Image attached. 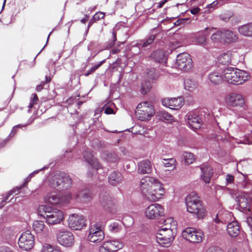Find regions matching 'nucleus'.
I'll list each match as a JSON object with an SVG mask.
<instances>
[{
  "label": "nucleus",
  "instance_id": "obj_1",
  "mask_svg": "<svg viewBox=\"0 0 252 252\" xmlns=\"http://www.w3.org/2000/svg\"><path fill=\"white\" fill-rule=\"evenodd\" d=\"M140 186L142 193L150 201H158L164 193L163 184L154 177L145 176L141 180Z\"/></svg>",
  "mask_w": 252,
  "mask_h": 252
},
{
  "label": "nucleus",
  "instance_id": "obj_2",
  "mask_svg": "<svg viewBox=\"0 0 252 252\" xmlns=\"http://www.w3.org/2000/svg\"><path fill=\"white\" fill-rule=\"evenodd\" d=\"M37 211L38 215L49 225L60 223L64 219L62 211L48 205L40 206Z\"/></svg>",
  "mask_w": 252,
  "mask_h": 252
},
{
  "label": "nucleus",
  "instance_id": "obj_3",
  "mask_svg": "<svg viewBox=\"0 0 252 252\" xmlns=\"http://www.w3.org/2000/svg\"><path fill=\"white\" fill-rule=\"evenodd\" d=\"M223 76L224 81L229 84L236 85L243 84L250 78L247 72L231 67L224 69L223 71Z\"/></svg>",
  "mask_w": 252,
  "mask_h": 252
},
{
  "label": "nucleus",
  "instance_id": "obj_4",
  "mask_svg": "<svg viewBox=\"0 0 252 252\" xmlns=\"http://www.w3.org/2000/svg\"><path fill=\"white\" fill-rule=\"evenodd\" d=\"M186 204L187 211L196 215L198 219H202L205 216L206 210L202 202L196 193L191 192L187 196Z\"/></svg>",
  "mask_w": 252,
  "mask_h": 252
},
{
  "label": "nucleus",
  "instance_id": "obj_5",
  "mask_svg": "<svg viewBox=\"0 0 252 252\" xmlns=\"http://www.w3.org/2000/svg\"><path fill=\"white\" fill-rule=\"evenodd\" d=\"M49 184L59 190H67L71 188L72 180L67 173L57 171L50 179Z\"/></svg>",
  "mask_w": 252,
  "mask_h": 252
},
{
  "label": "nucleus",
  "instance_id": "obj_6",
  "mask_svg": "<svg viewBox=\"0 0 252 252\" xmlns=\"http://www.w3.org/2000/svg\"><path fill=\"white\" fill-rule=\"evenodd\" d=\"M154 114L153 107L148 101H144L139 103L135 110V115L137 118L141 121L149 120Z\"/></svg>",
  "mask_w": 252,
  "mask_h": 252
},
{
  "label": "nucleus",
  "instance_id": "obj_7",
  "mask_svg": "<svg viewBox=\"0 0 252 252\" xmlns=\"http://www.w3.org/2000/svg\"><path fill=\"white\" fill-rule=\"evenodd\" d=\"M175 232L169 229L167 231L158 229L156 235L157 242L161 246L168 247L175 238Z\"/></svg>",
  "mask_w": 252,
  "mask_h": 252
},
{
  "label": "nucleus",
  "instance_id": "obj_8",
  "mask_svg": "<svg viewBox=\"0 0 252 252\" xmlns=\"http://www.w3.org/2000/svg\"><path fill=\"white\" fill-rule=\"evenodd\" d=\"M18 244L19 248L23 251L31 250L34 245V236L30 230L22 233L18 239Z\"/></svg>",
  "mask_w": 252,
  "mask_h": 252
},
{
  "label": "nucleus",
  "instance_id": "obj_9",
  "mask_svg": "<svg viewBox=\"0 0 252 252\" xmlns=\"http://www.w3.org/2000/svg\"><path fill=\"white\" fill-rule=\"evenodd\" d=\"M58 243L64 247H71L74 244V237L72 233L65 229H62L56 234Z\"/></svg>",
  "mask_w": 252,
  "mask_h": 252
},
{
  "label": "nucleus",
  "instance_id": "obj_10",
  "mask_svg": "<svg viewBox=\"0 0 252 252\" xmlns=\"http://www.w3.org/2000/svg\"><path fill=\"white\" fill-rule=\"evenodd\" d=\"M182 236L191 243H199L202 241L204 234L202 230L188 227L183 231Z\"/></svg>",
  "mask_w": 252,
  "mask_h": 252
},
{
  "label": "nucleus",
  "instance_id": "obj_11",
  "mask_svg": "<svg viewBox=\"0 0 252 252\" xmlns=\"http://www.w3.org/2000/svg\"><path fill=\"white\" fill-rule=\"evenodd\" d=\"M192 65V60L189 54L183 53L177 56L176 65L178 69L188 71L191 68Z\"/></svg>",
  "mask_w": 252,
  "mask_h": 252
},
{
  "label": "nucleus",
  "instance_id": "obj_12",
  "mask_svg": "<svg viewBox=\"0 0 252 252\" xmlns=\"http://www.w3.org/2000/svg\"><path fill=\"white\" fill-rule=\"evenodd\" d=\"M71 198L72 196L69 195ZM78 202L86 203L91 201L93 199V193L91 189L85 188L79 189L72 196Z\"/></svg>",
  "mask_w": 252,
  "mask_h": 252
},
{
  "label": "nucleus",
  "instance_id": "obj_13",
  "mask_svg": "<svg viewBox=\"0 0 252 252\" xmlns=\"http://www.w3.org/2000/svg\"><path fill=\"white\" fill-rule=\"evenodd\" d=\"M68 225L73 230H81L86 225V220L83 215L72 214L69 216Z\"/></svg>",
  "mask_w": 252,
  "mask_h": 252
},
{
  "label": "nucleus",
  "instance_id": "obj_14",
  "mask_svg": "<svg viewBox=\"0 0 252 252\" xmlns=\"http://www.w3.org/2000/svg\"><path fill=\"white\" fill-rule=\"evenodd\" d=\"M164 208L158 203L152 204L146 208L145 212L146 218L155 219L163 215Z\"/></svg>",
  "mask_w": 252,
  "mask_h": 252
},
{
  "label": "nucleus",
  "instance_id": "obj_15",
  "mask_svg": "<svg viewBox=\"0 0 252 252\" xmlns=\"http://www.w3.org/2000/svg\"><path fill=\"white\" fill-rule=\"evenodd\" d=\"M104 238V234L101 227L99 226L98 223L94 224V228L90 229L88 236V240L90 242L97 243L102 241Z\"/></svg>",
  "mask_w": 252,
  "mask_h": 252
},
{
  "label": "nucleus",
  "instance_id": "obj_16",
  "mask_svg": "<svg viewBox=\"0 0 252 252\" xmlns=\"http://www.w3.org/2000/svg\"><path fill=\"white\" fill-rule=\"evenodd\" d=\"M225 102L231 107H243L245 101L242 95L237 93H231L227 95L225 98Z\"/></svg>",
  "mask_w": 252,
  "mask_h": 252
},
{
  "label": "nucleus",
  "instance_id": "obj_17",
  "mask_svg": "<svg viewBox=\"0 0 252 252\" xmlns=\"http://www.w3.org/2000/svg\"><path fill=\"white\" fill-rule=\"evenodd\" d=\"M92 147L95 150L102 152L100 154L101 158L109 162L110 161V153L108 150H105L107 147V144L102 141L96 139L93 141Z\"/></svg>",
  "mask_w": 252,
  "mask_h": 252
},
{
  "label": "nucleus",
  "instance_id": "obj_18",
  "mask_svg": "<svg viewBox=\"0 0 252 252\" xmlns=\"http://www.w3.org/2000/svg\"><path fill=\"white\" fill-rule=\"evenodd\" d=\"M163 105L171 109L178 110L183 106L184 99L183 97L165 98L162 99Z\"/></svg>",
  "mask_w": 252,
  "mask_h": 252
},
{
  "label": "nucleus",
  "instance_id": "obj_19",
  "mask_svg": "<svg viewBox=\"0 0 252 252\" xmlns=\"http://www.w3.org/2000/svg\"><path fill=\"white\" fill-rule=\"evenodd\" d=\"M187 117L188 123L191 128L195 130L201 127L202 121L198 114L191 112L187 115Z\"/></svg>",
  "mask_w": 252,
  "mask_h": 252
},
{
  "label": "nucleus",
  "instance_id": "obj_20",
  "mask_svg": "<svg viewBox=\"0 0 252 252\" xmlns=\"http://www.w3.org/2000/svg\"><path fill=\"white\" fill-rule=\"evenodd\" d=\"M104 111L106 114H110V91L107 99L102 101L97 109L94 111V116L99 117L102 111Z\"/></svg>",
  "mask_w": 252,
  "mask_h": 252
},
{
  "label": "nucleus",
  "instance_id": "obj_21",
  "mask_svg": "<svg viewBox=\"0 0 252 252\" xmlns=\"http://www.w3.org/2000/svg\"><path fill=\"white\" fill-rule=\"evenodd\" d=\"M200 169L201 171V179L206 183H209L213 174L212 167L207 164H204L200 166Z\"/></svg>",
  "mask_w": 252,
  "mask_h": 252
},
{
  "label": "nucleus",
  "instance_id": "obj_22",
  "mask_svg": "<svg viewBox=\"0 0 252 252\" xmlns=\"http://www.w3.org/2000/svg\"><path fill=\"white\" fill-rule=\"evenodd\" d=\"M99 202L101 206L105 210H110V195L109 191L103 190L99 194Z\"/></svg>",
  "mask_w": 252,
  "mask_h": 252
},
{
  "label": "nucleus",
  "instance_id": "obj_23",
  "mask_svg": "<svg viewBox=\"0 0 252 252\" xmlns=\"http://www.w3.org/2000/svg\"><path fill=\"white\" fill-rule=\"evenodd\" d=\"M214 30H216V29L213 27L206 28L204 31L199 32L196 35L195 42L196 43L200 45H206L207 43V38L205 32H206L207 35H208L209 34L212 32Z\"/></svg>",
  "mask_w": 252,
  "mask_h": 252
},
{
  "label": "nucleus",
  "instance_id": "obj_24",
  "mask_svg": "<svg viewBox=\"0 0 252 252\" xmlns=\"http://www.w3.org/2000/svg\"><path fill=\"white\" fill-rule=\"evenodd\" d=\"M227 231L231 237H236L239 234L240 226L238 222L235 221L229 223L227 225Z\"/></svg>",
  "mask_w": 252,
  "mask_h": 252
},
{
  "label": "nucleus",
  "instance_id": "obj_25",
  "mask_svg": "<svg viewBox=\"0 0 252 252\" xmlns=\"http://www.w3.org/2000/svg\"><path fill=\"white\" fill-rule=\"evenodd\" d=\"M46 202L51 205H58L62 202V199L56 192L48 193L44 197Z\"/></svg>",
  "mask_w": 252,
  "mask_h": 252
},
{
  "label": "nucleus",
  "instance_id": "obj_26",
  "mask_svg": "<svg viewBox=\"0 0 252 252\" xmlns=\"http://www.w3.org/2000/svg\"><path fill=\"white\" fill-rule=\"evenodd\" d=\"M152 171V165L149 160H144L138 163V172L140 174H149Z\"/></svg>",
  "mask_w": 252,
  "mask_h": 252
},
{
  "label": "nucleus",
  "instance_id": "obj_27",
  "mask_svg": "<svg viewBox=\"0 0 252 252\" xmlns=\"http://www.w3.org/2000/svg\"><path fill=\"white\" fill-rule=\"evenodd\" d=\"M176 222L174 221L173 218H169L164 220L158 229H162L165 231L169 229L174 232V230L176 229Z\"/></svg>",
  "mask_w": 252,
  "mask_h": 252
},
{
  "label": "nucleus",
  "instance_id": "obj_28",
  "mask_svg": "<svg viewBox=\"0 0 252 252\" xmlns=\"http://www.w3.org/2000/svg\"><path fill=\"white\" fill-rule=\"evenodd\" d=\"M238 31L240 34L244 36L252 37V22L239 27Z\"/></svg>",
  "mask_w": 252,
  "mask_h": 252
},
{
  "label": "nucleus",
  "instance_id": "obj_29",
  "mask_svg": "<svg viewBox=\"0 0 252 252\" xmlns=\"http://www.w3.org/2000/svg\"><path fill=\"white\" fill-rule=\"evenodd\" d=\"M223 40L226 43H233L238 39V35L230 30H223Z\"/></svg>",
  "mask_w": 252,
  "mask_h": 252
},
{
  "label": "nucleus",
  "instance_id": "obj_30",
  "mask_svg": "<svg viewBox=\"0 0 252 252\" xmlns=\"http://www.w3.org/2000/svg\"><path fill=\"white\" fill-rule=\"evenodd\" d=\"M208 78L214 84H220L224 81L223 73H220L218 71H214L211 73L209 75Z\"/></svg>",
  "mask_w": 252,
  "mask_h": 252
},
{
  "label": "nucleus",
  "instance_id": "obj_31",
  "mask_svg": "<svg viewBox=\"0 0 252 252\" xmlns=\"http://www.w3.org/2000/svg\"><path fill=\"white\" fill-rule=\"evenodd\" d=\"M235 55L236 54H232L231 52L228 51L219 57V62L223 64H229L231 63Z\"/></svg>",
  "mask_w": 252,
  "mask_h": 252
},
{
  "label": "nucleus",
  "instance_id": "obj_32",
  "mask_svg": "<svg viewBox=\"0 0 252 252\" xmlns=\"http://www.w3.org/2000/svg\"><path fill=\"white\" fill-rule=\"evenodd\" d=\"M151 57L154 61L159 63H165L167 60V57L164 52L162 50H158L154 52L151 55Z\"/></svg>",
  "mask_w": 252,
  "mask_h": 252
},
{
  "label": "nucleus",
  "instance_id": "obj_33",
  "mask_svg": "<svg viewBox=\"0 0 252 252\" xmlns=\"http://www.w3.org/2000/svg\"><path fill=\"white\" fill-rule=\"evenodd\" d=\"M83 156L85 160L87 162L89 165H93L97 167L99 163L97 159L94 157L92 153L88 151H84Z\"/></svg>",
  "mask_w": 252,
  "mask_h": 252
},
{
  "label": "nucleus",
  "instance_id": "obj_34",
  "mask_svg": "<svg viewBox=\"0 0 252 252\" xmlns=\"http://www.w3.org/2000/svg\"><path fill=\"white\" fill-rule=\"evenodd\" d=\"M162 163L165 168H168V170H173L176 168L177 164L176 159L174 158H164Z\"/></svg>",
  "mask_w": 252,
  "mask_h": 252
},
{
  "label": "nucleus",
  "instance_id": "obj_35",
  "mask_svg": "<svg viewBox=\"0 0 252 252\" xmlns=\"http://www.w3.org/2000/svg\"><path fill=\"white\" fill-rule=\"evenodd\" d=\"M198 84L194 80L187 79L184 82L185 89L189 91L192 92L197 88Z\"/></svg>",
  "mask_w": 252,
  "mask_h": 252
},
{
  "label": "nucleus",
  "instance_id": "obj_36",
  "mask_svg": "<svg viewBox=\"0 0 252 252\" xmlns=\"http://www.w3.org/2000/svg\"><path fill=\"white\" fill-rule=\"evenodd\" d=\"M32 123H33V120L31 123H27L24 124H18L15 126H14L9 134L7 136L10 139L13 138L15 135L17 134L18 132V128H21L22 129L23 127H26L29 125L31 124Z\"/></svg>",
  "mask_w": 252,
  "mask_h": 252
},
{
  "label": "nucleus",
  "instance_id": "obj_37",
  "mask_svg": "<svg viewBox=\"0 0 252 252\" xmlns=\"http://www.w3.org/2000/svg\"><path fill=\"white\" fill-rule=\"evenodd\" d=\"M237 202L242 209H248L249 202L248 198L245 195H239L237 197Z\"/></svg>",
  "mask_w": 252,
  "mask_h": 252
},
{
  "label": "nucleus",
  "instance_id": "obj_38",
  "mask_svg": "<svg viewBox=\"0 0 252 252\" xmlns=\"http://www.w3.org/2000/svg\"><path fill=\"white\" fill-rule=\"evenodd\" d=\"M183 160L187 164H190L194 162L195 160V156L191 153L185 152L182 156Z\"/></svg>",
  "mask_w": 252,
  "mask_h": 252
},
{
  "label": "nucleus",
  "instance_id": "obj_39",
  "mask_svg": "<svg viewBox=\"0 0 252 252\" xmlns=\"http://www.w3.org/2000/svg\"><path fill=\"white\" fill-rule=\"evenodd\" d=\"M146 76L149 80L154 81L159 78V74L156 71L155 68H152L147 70V72H146Z\"/></svg>",
  "mask_w": 252,
  "mask_h": 252
},
{
  "label": "nucleus",
  "instance_id": "obj_40",
  "mask_svg": "<svg viewBox=\"0 0 252 252\" xmlns=\"http://www.w3.org/2000/svg\"><path fill=\"white\" fill-rule=\"evenodd\" d=\"M123 177L119 172L114 171L111 173V185H117L122 182Z\"/></svg>",
  "mask_w": 252,
  "mask_h": 252
},
{
  "label": "nucleus",
  "instance_id": "obj_41",
  "mask_svg": "<svg viewBox=\"0 0 252 252\" xmlns=\"http://www.w3.org/2000/svg\"><path fill=\"white\" fill-rule=\"evenodd\" d=\"M93 165H90L88 166V171L87 172V176L89 178H93L94 176L96 175L97 171L100 169L101 167L99 163L98 164V166L95 167Z\"/></svg>",
  "mask_w": 252,
  "mask_h": 252
},
{
  "label": "nucleus",
  "instance_id": "obj_42",
  "mask_svg": "<svg viewBox=\"0 0 252 252\" xmlns=\"http://www.w3.org/2000/svg\"><path fill=\"white\" fill-rule=\"evenodd\" d=\"M51 78L50 76H45V80L41 81L40 83L37 85L35 90L37 92L41 91L43 89H47L49 88L48 83L51 81Z\"/></svg>",
  "mask_w": 252,
  "mask_h": 252
},
{
  "label": "nucleus",
  "instance_id": "obj_43",
  "mask_svg": "<svg viewBox=\"0 0 252 252\" xmlns=\"http://www.w3.org/2000/svg\"><path fill=\"white\" fill-rule=\"evenodd\" d=\"M49 168V166H45L43 167L42 168H40V169L35 170L33 171L32 173L30 174L29 176L25 179L24 183L23 184L20 186L22 187V188L27 185L28 183L31 181V179L36 174L38 173L39 171H43L45 169H47Z\"/></svg>",
  "mask_w": 252,
  "mask_h": 252
},
{
  "label": "nucleus",
  "instance_id": "obj_44",
  "mask_svg": "<svg viewBox=\"0 0 252 252\" xmlns=\"http://www.w3.org/2000/svg\"><path fill=\"white\" fill-rule=\"evenodd\" d=\"M223 30L217 31L212 34L211 36V40L214 42H219L222 39L223 40Z\"/></svg>",
  "mask_w": 252,
  "mask_h": 252
},
{
  "label": "nucleus",
  "instance_id": "obj_45",
  "mask_svg": "<svg viewBox=\"0 0 252 252\" xmlns=\"http://www.w3.org/2000/svg\"><path fill=\"white\" fill-rule=\"evenodd\" d=\"M32 227L36 233H41L44 227V221L42 220L34 221L33 223Z\"/></svg>",
  "mask_w": 252,
  "mask_h": 252
},
{
  "label": "nucleus",
  "instance_id": "obj_46",
  "mask_svg": "<svg viewBox=\"0 0 252 252\" xmlns=\"http://www.w3.org/2000/svg\"><path fill=\"white\" fill-rule=\"evenodd\" d=\"M41 252H62L60 248L50 244L43 246Z\"/></svg>",
  "mask_w": 252,
  "mask_h": 252
},
{
  "label": "nucleus",
  "instance_id": "obj_47",
  "mask_svg": "<svg viewBox=\"0 0 252 252\" xmlns=\"http://www.w3.org/2000/svg\"><path fill=\"white\" fill-rule=\"evenodd\" d=\"M123 247L124 244L122 242L118 240L111 241V252H116L122 249Z\"/></svg>",
  "mask_w": 252,
  "mask_h": 252
},
{
  "label": "nucleus",
  "instance_id": "obj_48",
  "mask_svg": "<svg viewBox=\"0 0 252 252\" xmlns=\"http://www.w3.org/2000/svg\"><path fill=\"white\" fill-rule=\"evenodd\" d=\"M152 87L150 82L143 81L141 84L140 92L143 94H145L150 92Z\"/></svg>",
  "mask_w": 252,
  "mask_h": 252
},
{
  "label": "nucleus",
  "instance_id": "obj_49",
  "mask_svg": "<svg viewBox=\"0 0 252 252\" xmlns=\"http://www.w3.org/2000/svg\"><path fill=\"white\" fill-rule=\"evenodd\" d=\"M160 119L162 120L171 122L173 119V117L169 113L165 111H160L158 113Z\"/></svg>",
  "mask_w": 252,
  "mask_h": 252
},
{
  "label": "nucleus",
  "instance_id": "obj_50",
  "mask_svg": "<svg viewBox=\"0 0 252 252\" xmlns=\"http://www.w3.org/2000/svg\"><path fill=\"white\" fill-rule=\"evenodd\" d=\"M22 189L21 187H16V188L13 189L12 190L9 191L6 194V196L2 199V200L7 203L9 202L10 200L9 199L10 196L14 193L16 194L20 192V190Z\"/></svg>",
  "mask_w": 252,
  "mask_h": 252
},
{
  "label": "nucleus",
  "instance_id": "obj_51",
  "mask_svg": "<svg viewBox=\"0 0 252 252\" xmlns=\"http://www.w3.org/2000/svg\"><path fill=\"white\" fill-rule=\"evenodd\" d=\"M106 60H103L100 62L98 64H95L89 70H88L86 73H85L83 75L85 76H88L90 74L94 73L97 68H98L104 63L105 62Z\"/></svg>",
  "mask_w": 252,
  "mask_h": 252
},
{
  "label": "nucleus",
  "instance_id": "obj_52",
  "mask_svg": "<svg viewBox=\"0 0 252 252\" xmlns=\"http://www.w3.org/2000/svg\"><path fill=\"white\" fill-rule=\"evenodd\" d=\"M99 252H110V240L104 242L99 247Z\"/></svg>",
  "mask_w": 252,
  "mask_h": 252
},
{
  "label": "nucleus",
  "instance_id": "obj_53",
  "mask_svg": "<svg viewBox=\"0 0 252 252\" xmlns=\"http://www.w3.org/2000/svg\"><path fill=\"white\" fill-rule=\"evenodd\" d=\"M38 98L36 94H32L30 103L29 104V108H32L34 106L35 104L37 103V102L38 101Z\"/></svg>",
  "mask_w": 252,
  "mask_h": 252
},
{
  "label": "nucleus",
  "instance_id": "obj_54",
  "mask_svg": "<svg viewBox=\"0 0 252 252\" xmlns=\"http://www.w3.org/2000/svg\"><path fill=\"white\" fill-rule=\"evenodd\" d=\"M238 186L239 189H249L251 187V184L248 181L245 180L240 183Z\"/></svg>",
  "mask_w": 252,
  "mask_h": 252
},
{
  "label": "nucleus",
  "instance_id": "obj_55",
  "mask_svg": "<svg viewBox=\"0 0 252 252\" xmlns=\"http://www.w3.org/2000/svg\"><path fill=\"white\" fill-rule=\"evenodd\" d=\"M121 225L119 223L114 222L111 224V231L118 232L121 229Z\"/></svg>",
  "mask_w": 252,
  "mask_h": 252
},
{
  "label": "nucleus",
  "instance_id": "obj_56",
  "mask_svg": "<svg viewBox=\"0 0 252 252\" xmlns=\"http://www.w3.org/2000/svg\"><path fill=\"white\" fill-rule=\"evenodd\" d=\"M155 39V36L151 35L150 37L147 39L146 40L144 41L142 43V46L143 47H146L148 45L151 44Z\"/></svg>",
  "mask_w": 252,
  "mask_h": 252
},
{
  "label": "nucleus",
  "instance_id": "obj_57",
  "mask_svg": "<svg viewBox=\"0 0 252 252\" xmlns=\"http://www.w3.org/2000/svg\"><path fill=\"white\" fill-rule=\"evenodd\" d=\"M104 15H105L104 13L99 11V12H96L93 16V19L94 20H95L96 21H97L103 18L104 17Z\"/></svg>",
  "mask_w": 252,
  "mask_h": 252
},
{
  "label": "nucleus",
  "instance_id": "obj_58",
  "mask_svg": "<svg viewBox=\"0 0 252 252\" xmlns=\"http://www.w3.org/2000/svg\"><path fill=\"white\" fill-rule=\"evenodd\" d=\"M56 61H54L53 59L50 60L48 64L47 65V67L48 69L49 72H51V70L55 67L56 64Z\"/></svg>",
  "mask_w": 252,
  "mask_h": 252
},
{
  "label": "nucleus",
  "instance_id": "obj_59",
  "mask_svg": "<svg viewBox=\"0 0 252 252\" xmlns=\"http://www.w3.org/2000/svg\"><path fill=\"white\" fill-rule=\"evenodd\" d=\"M205 252H223V251L219 247H212L208 249Z\"/></svg>",
  "mask_w": 252,
  "mask_h": 252
},
{
  "label": "nucleus",
  "instance_id": "obj_60",
  "mask_svg": "<svg viewBox=\"0 0 252 252\" xmlns=\"http://www.w3.org/2000/svg\"><path fill=\"white\" fill-rule=\"evenodd\" d=\"M0 252H16L12 248L7 246H2L0 247Z\"/></svg>",
  "mask_w": 252,
  "mask_h": 252
},
{
  "label": "nucleus",
  "instance_id": "obj_61",
  "mask_svg": "<svg viewBox=\"0 0 252 252\" xmlns=\"http://www.w3.org/2000/svg\"><path fill=\"white\" fill-rule=\"evenodd\" d=\"M225 180L227 184H231L233 183L234 180V177L233 175L228 174L226 175Z\"/></svg>",
  "mask_w": 252,
  "mask_h": 252
},
{
  "label": "nucleus",
  "instance_id": "obj_62",
  "mask_svg": "<svg viewBox=\"0 0 252 252\" xmlns=\"http://www.w3.org/2000/svg\"><path fill=\"white\" fill-rule=\"evenodd\" d=\"M187 22H188L189 23H190L191 20L189 18H183V19H179L176 23H177V25H180V24H184Z\"/></svg>",
  "mask_w": 252,
  "mask_h": 252
},
{
  "label": "nucleus",
  "instance_id": "obj_63",
  "mask_svg": "<svg viewBox=\"0 0 252 252\" xmlns=\"http://www.w3.org/2000/svg\"><path fill=\"white\" fill-rule=\"evenodd\" d=\"M120 160V158L116 155H111V163L112 162L115 163V165H116L117 163Z\"/></svg>",
  "mask_w": 252,
  "mask_h": 252
},
{
  "label": "nucleus",
  "instance_id": "obj_64",
  "mask_svg": "<svg viewBox=\"0 0 252 252\" xmlns=\"http://www.w3.org/2000/svg\"><path fill=\"white\" fill-rule=\"evenodd\" d=\"M246 222L248 225L252 228V215L249 216L247 218Z\"/></svg>",
  "mask_w": 252,
  "mask_h": 252
}]
</instances>
